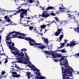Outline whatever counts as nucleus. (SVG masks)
I'll list each match as a JSON object with an SVG mask.
<instances>
[{
  "instance_id": "nucleus-51",
  "label": "nucleus",
  "mask_w": 79,
  "mask_h": 79,
  "mask_svg": "<svg viewBox=\"0 0 79 79\" xmlns=\"http://www.w3.org/2000/svg\"><path fill=\"white\" fill-rule=\"evenodd\" d=\"M33 75H32V74H30V77H33Z\"/></svg>"
},
{
  "instance_id": "nucleus-20",
  "label": "nucleus",
  "mask_w": 79,
  "mask_h": 79,
  "mask_svg": "<svg viewBox=\"0 0 79 79\" xmlns=\"http://www.w3.org/2000/svg\"><path fill=\"white\" fill-rule=\"evenodd\" d=\"M38 48H39L40 49H44L45 48V46L44 45H41L40 46H38Z\"/></svg>"
},
{
  "instance_id": "nucleus-26",
  "label": "nucleus",
  "mask_w": 79,
  "mask_h": 79,
  "mask_svg": "<svg viewBox=\"0 0 79 79\" xmlns=\"http://www.w3.org/2000/svg\"><path fill=\"white\" fill-rule=\"evenodd\" d=\"M64 47V43H63L61 45L60 47L59 48H62L63 47Z\"/></svg>"
},
{
  "instance_id": "nucleus-59",
  "label": "nucleus",
  "mask_w": 79,
  "mask_h": 79,
  "mask_svg": "<svg viewBox=\"0 0 79 79\" xmlns=\"http://www.w3.org/2000/svg\"><path fill=\"white\" fill-rule=\"evenodd\" d=\"M50 53H50V52H51V53H53V51H50Z\"/></svg>"
},
{
  "instance_id": "nucleus-11",
  "label": "nucleus",
  "mask_w": 79,
  "mask_h": 79,
  "mask_svg": "<svg viewBox=\"0 0 79 79\" xmlns=\"http://www.w3.org/2000/svg\"><path fill=\"white\" fill-rule=\"evenodd\" d=\"M8 16V19L7 20H6V21H7V22H8L9 23H10V24H8V25H7V26H8L9 25H11V20H10V18H12V16H13V15H7Z\"/></svg>"
},
{
  "instance_id": "nucleus-32",
  "label": "nucleus",
  "mask_w": 79,
  "mask_h": 79,
  "mask_svg": "<svg viewBox=\"0 0 79 79\" xmlns=\"http://www.w3.org/2000/svg\"><path fill=\"white\" fill-rule=\"evenodd\" d=\"M4 19H6V20H7V19H8V15H6L4 17Z\"/></svg>"
},
{
  "instance_id": "nucleus-27",
  "label": "nucleus",
  "mask_w": 79,
  "mask_h": 79,
  "mask_svg": "<svg viewBox=\"0 0 79 79\" xmlns=\"http://www.w3.org/2000/svg\"><path fill=\"white\" fill-rule=\"evenodd\" d=\"M59 9H60V11H61V12H63L64 11V10H64V9L63 8H61V7H60L59 8Z\"/></svg>"
},
{
  "instance_id": "nucleus-54",
  "label": "nucleus",
  "mask_w": 79,
  "mask_h": 79,
  "mask_svg": "<svg viewBox=\"0 0 79 79\" xmlns=\"http://www.w3.org/2000/svg\"><path fill=\"white\" fill-rule=\"evenodd\" d=\"M26 19H30V17H26Z\"/></svg>"
},
{
  "instance_id": "nucleus-60",
  "label": "nucleus",
  "mask_w": 79,
  "mask_h": 79,
  "mask_svg": "<svg viewBox=\"0 0 79 79\" xmlns=\"http://www.w3.org/2000/svg\"><path fill=\"white\" fill-rule=\"evenodd\" d=\"M46 57L47 58H48V57H49V56H46Z\"/></svg>"
},
{
  "instance_id": "nucleus-40",
  "label": "nucleus",
  "mask_w": 79,
  "mask_h": 79,
  "mask_svg": "<svg viewBox=\"0 0 79 79\" xmlns=\"http://www.w3.org/2000/svg\"><path fill=\"white\" fill-rule=\"evenodd\" d=\"M74 20H75V21H74V23H79L78 21L75 19H74Z\"/></svg>"
},
{
  "instance_id": "nucleus-58",
  "label": "nucleus",
  "mask_w": 79,
  "mask_h": 79,
  "mask_svg": "<svg viewBox=\"0 0 79 79\" xmlns=\"http://www.w3.org/2000/svg\"><path fill=\"white\" fill-rule=\"evenodd\" d=\"M20 8H21V7H20V6H19V7H17V9H18V10H19V9Z\"/></svg>"
},
{
  "instance_id": "nucleus-5",
  "label": "nucleus",
  "mask_w": 79,
  "mask_h": 79,
  "mask_svg": "<svg viewBox=\"0 0 79 79\" xmlns=\"http://www.w3.org/2000/svg\"><path fill=\"white\" fill-rule=\"evenodd\" d=\"M12 45H9V47L10 49L11 50V52L13 54H15V52H16V51L17 48L15 47H13L15 46V44L13 43H12Z\"/></svg>"
},
{
  "instance_id": "nucleus-17",
  "label": "nucleus",
  "mask_w": 79,
  "mask_h": 79,
  "mask_svg": "<svg viewBox=\"0 0 79 79\" xmlns=\"http://www.w3.org/2000/svg\"><path fill=\"white\" fill-rule=\"evenodd\" d=\"M42 52L44 53H45V55H50V52L46 50H44V51H42Z\"/></svg>"
},
{
  "instance_id": "nucleus-15",
  "label": "nucleus",
  "mask_w": 79,
  "mask_h": 79,
  "mask_svg": "<svg viewBox=\"0 0 79 79\" xmlns=\"http://www.w3.org/2000/svg\"><path fill=\"white\" fill-rule=\"evenodd\" d=\"M61 31H63V30H61L60 29H58V31L55 33V35H56V36H58V35H59Z\"/></svg>"
},
{
  "instance_id": "nucleus-53",
  "label": "nucleus",
  "mask_w": 79,
  "mask_h": 79,
  "mask_svg": "<svg viewBox=\"0 0 79 79\" xmlns=\"http://www.w3.org/2000/svg\"><path fill=\"white\" fill-rule=\"evenodd\" d=\"M13 15H18V13H17V12H16V13L14 14Z\"/></svg>"
},
{
  "instance_id": "nucleus-13",
  "label": "nucleus",
  "mask_w": 79,
  "mask_h": 79,
  "mask_svg": "<svg viewBox=\"0 0 79 79\" xmlns=\"http://www.w3.org/2000/svg\"><path fill=\"white\" fill-rule=\"evenodd\" d=\"M35 23H31L30 25H32V26H30L29 27V29L30 31H32V29H33L34 27L33 26H35Z\"/></svg>"
},
{
  "instance_id": "nucleus-23",
  "label": "nucleus",
  "mask_w": 79,
  "mask_h": 79,
  "mask_svg": "<svg viewBox=\"0 0 79 79\" xmlns=\"http://www.w3.org/2000/svg\"><path fill=\"white\" fill-rule=\"evenodd\" d=\"M63 37V35H60V37H59V39L60 40H58V42H60L61 40L62 39V38Z\"/></svg>"
},
{
  "instance_id": "nucleus-64",
  "label": "nucleus",
  "mask_w": 79,
  "mask_h": 79,
  "mask_svg": "<svg viewBox=\"0 0 79 79\" xmlns=\"http://www.w3.org/2000/svg\"><path fill=\"white\" fill-rule=\"evenodd\" d=\"M1 39H2V37H1V36H0V40H1Z\"/></svg>"
},
{
  "instance_id": "nucleus-8",
  "label": "nucleus",
  "mask_w": 79,
  "mask_h": 79,
  "mask_svg": "<svg viewBox=\"0 0 79 79\" xmlns=\"http://www.w3.org/2000/svg\"><path fill=\"white\" fill-rule=\"evenodd\" d=\"M70 44H68L66 46V47H68L69 46L70 47H73V46H74L77 44H78L76 41H74V40H73L72 42H70Z\"/></svg>"
},
{
  "instance_id": "nucleus-7",
  "label": "nucleus",
  "mask_w": 79,
  "mask_h": 79,
  "mask_svg": "<svg viewBox=\"0 0 79 79\" xmlns=\"http://www.w3.org/2000/svg\"><path fill=\"white\" fill-rule=\"evenodd\" d=\"M15 53H16L17 55H19V56H21V57H20V58H21L22 59V58H24L23 56H24V54L23 52L19 51L18 49H16Z\"/></svg>"
},
{
  "instance_id": "nucleus-52",
  "label": "nucleus",
  "mask_w": 79,
  "mask_h": 79,
  "mask_svg": "<svg viewBox=\"0 0 79 79\" xmlns=\"http://www.w3.org/2000/svg\"><path fill=\"white\" fill-rule=\"evenodd\" d=\"M74 15H69L68 16V17L69 18H71V16H73Z\"/></svg>"
},
{
  "instance_id": "nucleus-55",
  "label": "nucleus",
  "mask_w": 79,
  "mask_h": 79,
  "mask_svg": "<svg viewBox=\"0 0 79 79\" xmlns=\"http://www.w3.org/2000/svg\"><path fill=\"white\" fill-rule=\"evenodd\" d=\"M40 79H43V77H40Z\"/></svg>"
},
{
  "instance_id": "nucleus-19",
  "label": "nucleus",
  "mask_w": 79,
  "mask_h": 79,
  "mask_svg": "<svg viewBox=\"0 0 79 79\" xmlns=\"http://www.w3.org/2000/svg\"><path fill=\"white\" fill-rule=\"evenodd\" d=\"M56 55H57V53H52V56L53 58H56Z\"/></svg>"
},
{
  "instance_id": "nucleus-41",
  "label": "nucleus",
  "mask_w": 79,
  "mask_h": 79,
  "mask_svg": "<svg viewBox=\"0 0 79 79\" xmlns=\"http://www.w3.org/2000/svg\"><path fill=\"white\" fill-rule=\"evenodd\" d=\"M36 74L38 76H40V73L39 72H38V73H36Z\"/></svg>"
},
{
  "instance_id": "nucleus-39",
  "label": "nucleus",
  "mask_w": 79,
  "mask_h": 79,
  "mask_svg": "<svg viewBox=\"0 0 79 79\" xmlns=\"http://www.w3.org/2000/svg\"><path fill=\"white\" fill-rule=\"evenodd\" d=\"M51 15H52V16H55V14L53 12H52L50 13Z\"/></svg>"
},
{
  "instance_id": "nucleus-43",
  "label": "nucleus",
  "mask_w": 79,
  "mask_h": 79,
  "mask_svg": "<svg viewBox=\"0 0 79 79\" xmlns=\"http://www.w3.org/2000/svg\"><path fill=\"white\" fill-rule=\"evenodd\" d=\"M50 47H51V49L52 48V47H53V44H50Z\"/></svg>"
},
{
  "instance_id": "nucleus-34",
  "label": "nucleus",
  "mask_w": 79,
  "mask_h": 79,
  "mask_svg": "<svg viewBox=\"0 0 79 79\" xmlns=\"http://www.w3.org/2000/svg\"><path fill=\"white\" fill-rule=\"evenodd\" d=\"M50 10H55V7H54L50 6Z\"/></svg>"
},
{
  "instance_id": "nucleus-29",
  "label": "nucleus",
  "mask_w": 79,
  "mask_h": 79,
  "mask_svg": "<svg viewBox=\"0 0 79 79\" xmlns=\"http://www.w3.org/2000/svg\"><path fill=\"white\" fill-rule=\"evenodd\" d=\"M56 57L58 58H60V57H62V56L60 54H58V53H57Z\"/></svg>"
},
{
  "instance_id": "nucleus-63",
  "label": "nucleus",
  "mask_w": 79,
  "mask_h": 79,
  "mask_svg": "<svg viewBox=\"0 0 79 79\" xmlns=\"http://www.w3.org/2000/svg\"><path fill=\"white\" fill-rule=\"evenodd\" d=\"M40 35H43V33H40Z\"/></svg>"
},
{
  "instance_id": "nucleus-6",
  "label": "nucleus",
  "mask_w": 79,
  "mask_h": 79,
  "mask_svg": "<svg viewBox=\"0 0 79 79\" xmlns=\"http://www.w3.org/2000/svg\"><path fill=\"white\" fill-rule=\"evenodd\" d=\"M29 8H28V10H24L22 9V11L20 15V18H24V15L25 16L27 15V11H29Z\"/></svg>"
},
{
  "instance_id": "nucleus-56",
  "label": "nucleus",
  "mask_w": 79,
  "mask_h": 79,
  "mask_svg": "<svg viewBox=\"0 0 79 79\" xmlns=\"http://www.w3.org/2000/svg\"><path fill=\"white\" fill-rule=\"evenodd\" d=\"M6 75H5V76H3V78H6Z\"/></svg>"
},
{
  "instance_id": "nucleus-49",
  "label": "nucleus",
  "mask_w": 79,
  "mask_h": 79,
  "mask_svg": "<svg viewBox=\"0 0 79 79\" xmlns=\"http://www.w3.org/2000/svg\"><path fill=\"white\" fill-rule=\"evenodd\" d=\"M27 22H29L28 23H29V24H30V25H31V23H30V22H31V21H27Z\"/></svg>"
},
{
  "instance_id": "nucleus-1",
  "label": "nucleus",
  "mask_w": 79,
  "mask_h": 79,
  "mask_svg": "<svg viewBox=\"0 0 79 79\" xmlns=\"http://www.w3.org/2000/svg\"><path fill=\"white\" fill-rule=\"evenodd\" d=\"M10 33L11 35L12 34L16 33L15 34L12 35L13 38H16V37L20 39H24L28 41V43L31 46H35L36 45H42V44H40V43H36L35 41L31 39L30 37H26L25 36L26 35H25L24 33H21L20 32L16 31H12Z\"/></svg>"
},
{
  "instance_id": "nucleus-25",
  "label": "nucleus",
  "mask_w": 79,
  "mask_h": 79,
  "mask_svg": "<svg viewBox=\"0 0 79 79\" xmlns=\"http://www.w3.org/2000/svg\"><path fill=\"white\" fill-rule=\"evenodd\" d=\"M25 53V57H26L27 59H28L29 60V57L27 55V54L26 53V52H24Z\"/></svg>"
},
{
  "instance_id": "nucleus-12",
  "label": "nucleus",
  "mask_w": 79,
  "mask_h": 79,
  "mask_svg": "<svg viewBox=\"0 0 79 79\" xmlns=\"http://www.w3.org/2000/svg\"><path fill=\"white\" fill-rule=\"evenodd\" d=\"M42 40H43L44 42L46 44V46H48V39H46L45 37H43Z\"/></svg>"
},
{
  "instance_id": "nucleus-62",
  "label": "nucleus",
  "mask_w": 79,
  "mask_h": 79,
  "mask_svg": "<svg viewBox=\"0 0 79 79\" xmlns=\"http://www.w3.org/2000/svg\"><path fill=\"white\" fill-rule=\"evenodd\" d=\"M64 42H67V40H65Z\"/></svg>"
},
{
  "instance_id": "nucleus-31",
  "label": "nucleus",
  "mask_w": 79,
  "mask_h": 79,
  "mask_svg": "<svg viewBox=\"0 0 79 79\" xmlns=\"http://www.w3.org/2000/svg\"><path fill=\"white\" fill-rule=\"evenodd\" d=\"M60 52H61L62 53H64V52H65V53H66V51H65V50H64V49L60 51Z\"/></svg>"
},
{
  "instance_id": "nucleus-47",
  "label": "nucleus",
  "mask_w": 79,
  "mask_h": 79,
  "mask_svg": "<svg viewBox=\"0 0 79 79\" xmlns=\"http://www.w3.org/2000/svg\"><path fill=\"white\" fill-rule=\"evenodd\" d=\"M40 8H42V10H45V9L44 8V7H42V6H40Z\"/></svg>"
},
{
  "instance_id": "nucleus-3",
  "label": "nucleus",
  "mask_w": 79,
  "mask_h": 79,
  "mask_svg": "<svg viewBox=\"0 0 79 79\" xmlns=\"http://www.w3.org/2000/svg\"><path fill=\"white\" fill-rule=\"evenodd\" d=\"M23 58H24L25 60H23L22 59H21L19 58H18L17 59V62L19 63H23V64H28L29 63V62H27V61H29V60L28 59H27L25 57V56H23Z\"/></svg>"
},
{
  "instance_id": "nucleus-16",
  "label": "nucleus",
  "mask_w": 79,
  "mask_h": 79,
  "mask_svg": "<svg viewBox=\"0 0 79 79\" xmlns=\"http://www.w3.org/2000/svg\"><path fill=\"white\" fill-rule=\"evenodd\" d=\"M49 25H50V24L49 23H48V24H47L46 25L44 24L43 25H41L40 26V27L41 29H44V28H45L47 26H48V27H49Z\"/></svg>"
},
{
  "instance_id": "nucleus-48",
  "label": "nucleus",
  "mask_w": 79,
  "mask_h": 79,
  "mask_svg": "<svg viewBox=\"0 0 79 79\" xmlns=\"http://www.w3.org/2000/svg\"><path fill=\"white\" fill-rule=\"evenodd\" d=\"M50 10V6L48 7L46 9V10Z\"/></svg>"
},
{
  "instance_id": "nucleus-35",
  "label": "nucleus",
  "mask_w": 79,
  "mask_h": 79,
  "mask_svg": "<svg viewBox=\"0 0 79 79\" xmlns=\"http://www.w3.org/2000/svg\"><path fill=\"white\" fill-rule=\"evenodd\" d=\"M7 58L6 59H5V60H6L4 62V63H7V62H8V60L6 59H7V58H8V56H6Z\"/></svg>"
},
{
  "instance_id": "nucleus-10",
  "label": "nucleus",
  "mask_w": 79,
  "mask_h": 79,
  "mask_svg": "<svg viewBox=\"0 0 79 79\" xmlns=\"http://www.w3.org/2000/svg\"><path fill=\"white\" fill-rule=\"evenodd\" d=\"M10 73H12V77H13L18 78L19 77H20L21 76L20 74H18V73L16 72H13V71H12V72H10Z\"/></svg>"
},
{
  "instance_id": "nucleus-18",
  "label": "nucleus",
  "mask_w": 79,
  "mask_h": 79,
  "mask_svg": "<svg viewBox=\"0 0 79 79\" xmlns=\"http://www.w3.org/2000/svg\"><path fill=\"white\" fill-rule=\"evenodd\" d=\"M77 26L78 27L76 28H74L75 31L77 32L78 33H79V24H77Z\"/></svg>"
},
{
  "instance_id": "nucleus-50",
  "label": "nucleus",
  "mask_w": 79,
  "mask_h": 79,
  "mask_svg": "<svg viewBox=\"0 0 79 79\" xmlns=\"http://www.w3.org/2000/svg\"><path fill=\"white\" fill-rule=\"evenodd\" d=\"M55 18L57 21H58V18H57V17H55Z\"/></svg>"
},
{
  "instance_id": "nucleus-42",
  "label": "nucleus",
  "mask_w": 79,
  "mask_h": 79,
  "mask_svg": "<svg viewBox=\"0 0 79 79\" xmlns=\"http://www.w3.org/2000/svg\"><path fill=\"white\" fill-rule=\"evenodd\" d=\"M5 12H6V11H5L4 12H3V10L1 11V13H2V14L3 13H5V14H6V13H5Z\"/></svg>"
},
{
  "instance_id": "nucleus-2",
  "label": "nucleus",
  "mask_w": 79,
  "mask_h": 79,
  "mask_svg": "<svg viewBox=\"0 0 79 79\" xmlns=\"http://www.w3.org/2000/svg\"><path fill=\"white\" fill-rule=\"evenodd\" d=\"M11 34L9 33L8 34V35L6 37L5 39L6 41V43H7L8 45H11L12 44V41H11V38H13V37H10L11 35Z\"/></svg>"
},
{
  "instance_id": "nucleus-45",
  "label": "nucleus",
  "mask_w": 79,
  "mask_h": 79,
  "mask_svg": "<svg viewBox=\"0 0 79 79\" xmlns=\"http://www.w3.org/2000/svg\"><path fill=\"white\" fill-rule=\"evenodd\" d=\"M6 14H8V12H9V13H10V12H12L11 10H6Z\"/></svg>"
},
{
  "instance_id": "nucleus-4",
  "label": "nucleus",
  "mask_w": 79,
  "mask_h": 79,
  "mask_svg": "<svg viewBox=\"0 0 79 79\" xmlns=\"http://www.w3.org/2000/svg\"><path fill=\"white\" fill-rule=\"evenodd\" d=\"M59 61L60 62H62L60 63V65L61 66L68 65V60H67L66 59H64V58H61L59 60Z\"/></svg>"
},
{
  "instance_id": "nucleus-14",
  "label": "nucleus",
  "mask_w": 79,
  "mask_h": 79,
  "mask_svg": "<svg viewBox=\"0 0 79 79\" xmlns=\"http://www.w3.org/2000/svg\"><path fill=\"white\" fill-rule=\"evenodd\" d=\"M32 67L33 70L34 71H36L37 73H39V72H40V70L39 69H37V68L35 67L34 65H32Z\"/></svg>"
},
{
  "instance_id": "nucleus-9",
  "label": "nucleus",
  "mask_w": 79,
  "mask_h": 79,
  "mask_svg": "<svg viewBox=\"0 0 79 79\" xmlns=\"http://www.w3.org/2000/svg\"><path fill=\"white\" fill-rule=\"evenodd\" d=\"M47 11H43V13L42 15H40L39 17L42 16V17H44V18H46V17H48L49 16V13H47Z\"/></svg>"
},
{
  "instance_id": "nucleus-30",
  "label": "nucleus",
  "mask_w": 79,
  "mask_h": 79,
  "mask_svg": "<svg viewBox=\"0 0 79 79\" xmlns=\"http://www.w3.org/2000/svg\"><path fill=\"white\" fill-rule=\"evenodd\" d=\"M33 2H34V0H29L28 1V2L30 3H32Z\"/></svg>"
},
{
  "instance_id": "nucleus-22",
  "label": "nucleus",
  "mask_w": 79,
  "mask_h": 79,
  "mask_svg": "<svg viewBox=\"0 0 79 79\" xmlns=\"http://www.w3.org/2000/svg\"><path fill=\"white\" fill-rule=\"evenodd\" d=\"M31 74V73H30V72H28L26 74V75L27 76L28 79L30 78V76Z\"/></svg>"
},
{
  "instance_id": "nucleus-38",
  "label": "nucleus",
  "mask_w": 79,
  "mask_h": 79,
  "mask_svg": "<svg viewBox=\"0 0 79 79\" xmlns=\"http://www.w3.org/2000/svg\"><path fill=\"white\" fill-rule=\"evenodd\" d=\"M15 68H17L19 70H20V69H21V68H20V67H19L18 66H16Z\"/></svg>"
},
{
  "instance_id": "nucleus-37",
  "label": "nucleus",
  "mask_w": 79,
  "mask_h": 79,
  "mask_svg": "<svg viewBox=\"0 0 79 79\" xmlns=\"http://www.w3.org/2000/svg\"><path fill=\"white\" fill-rule=\"evenodd\" d=\"M1 73H2V74H1L2 76L3 75H4V74H5V72H4L2 71Z\"/></svg>"
},
{
  "instance_id": "nucleus-28",
  "label": "nucleus",
  "mask_w": 79,
  "mask_h": 79,
  "mask_svg": "<svg viewBox=\"0 0 79 79\" xmlns=\"http://www.w3.org/2000/svg\"><path fill=\"white\" fill-rule=\"evenodd\" d=\"M21 50L22 52H24V53H26L25 52L27 51L26 49H21Z\"/></svg>"
},
{
  "instance_id": "nucleus-21",
  "label": "nucleus",
  "mask_w": 79,
  "mask_h": 79,
  "mask_svg": "<svg viewBox=\"0 0 79 79\" xmlns=\"http://www.w3.org/2000/svg\"><path fill=\"white\" fill-rule=\"evenodd\" d=\"M29 63L28 64H27V66H29V68H32V65L34 66L33 64H31V62H30V63H29V62H28Z\"/></svg>"
},
{
  "instance_id": "nucleus-36",
  "label": "nucleus",
  "mask_w": 79,
  "mask_h": 79,
  "mask_svg": "<svg viewBox=\"0 0 79 79\" xmlns=\"http://www.w3.org/2000/svg\"><path fill=\"white\" fill-rule=\"evenodd\" d=\"M53 60L54 62H56V63H57L58 61V60L57 59H53Z\"/></svg>"
},
{
  "instance_id": "nucleus-61",
  "label": "nucleus",
  "mask_w": 79,
  "mask_h": 79,
  "mask_svg": "<svg viewBox=\"0 0 79 79\" xmlns=\"http://www.w3.org/2000/svg\"><path fill=\"white\" fill-rule=\"evenodd\" d=\"M46 78V77H43V79H45Z\"/></svg>"
},
{
  "instance_id": "nucleus-57",
  "label": "nucleus",
  "mask_w": 79,
  "mask_h": 79,
  "mask_svg": "<svg viewBox=\"0 0 79 79\" xmlns=\"http://www.w3.org/2000/svg\"><path fill=\"white\" fill-rule=\"evenodd\" d=\"M60 6H61L62 7H63V5L62 4H60Z\"/></svg>"
},
{
  "instance_id": "nucleus-46",
  "label": "nucleus",
  "mask_w": 79,
  "mask_h": 79,
  "mask_svg": "<svg viewBox=\"0 0 79 79\" xmlns=\"http://www.w3.org/2000/svg\"><path fill=\"white\" fill-rule=\"evenodd\" d=\"M36 79H40V77H39L37 76H36Z\"/></svg>"
},
{
  "instance_id": "nucleus-33",
  "label": "nucleus",
  "mask_w": 79,
  "mask_h": 79,
  "mask_svg": "<svg viewBox=\"0 0 79 79\" xmlns=\"http://www.w3.org/2000/svg\"><path fill=\"white\" fill-rule=\"evenodd\" d=\"M22 10L23 9H20L18 11H17V13H21V12H22Z\"/></svg>"
},
{
  "instance_id": "nucleus-44",
  "label": "nucleus",
  "mask_w": 79,
  "mask_h": 79,
  "mask_svg": "<svg viewBox=\"0 0 79 79\" xmlns=\"http://www.w3.org/2000/svg\"><path fill=\"white\" fill-rule=\"evenodd\" d=\"M34 31H35V33H36V32H37V29L36 28L33 29Z\"/></svg>"
},
{
  "instance_id": "nucleus-24",
  "label": "nucleus",
  "mask_w": 79,
  "mask_h": 79,
  "mask_svg": "<svg viewBox=\"0 0 79 79\" xmlns=\"http://www.w3.org/2000/svg\"><path fill=\"white\" fill-rule=\"evenodd\" d=\"M55 23L57 26H60V24H62V23L60 21H59L58 22H55Z\"/></svg>"
}]
</instances>
